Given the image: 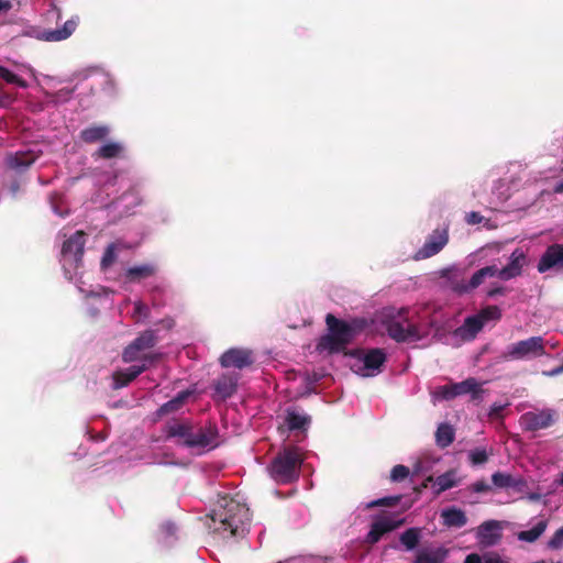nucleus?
<instances>
[{"instance_id":"nucleus-47","label":"nucleus","mask_w":563,"mask_h":563,"mask_svg":"<svg viewBox=\"0 0 563 563\" xmlns=\"http://www.w3.org/2000/svg\"><path fill=\"white\" fill-rule=\"evenodd\" d=\"M471 488L474 493H487L490 490V485L486 481L482 479L473 483Z\"/></svg>"},{"instance_id":"nucleus-52","label":"nucleus","mask_w":563,"mask_h":563,"mask_svg":"<svg viewBox=\"0 0 563 563\" xmlns=\"http://www.w3.org/2000/svg\"><path fill=\"white\" fill-rule=\"evenodd\" d=\"M505 294V288L504 287H494V288H490L488 291H487V296L489 298H494L498 295H504Z\"/></svg>"},{"instance_id":"nucleus-30","label":"nucleus","mask_w":563,"mask_h":563,"mask_svg":"<svg viewBox=\"0 0 563 563\" xmlns=\"http://www.w3.org/2000/svg\"><path fill=\"white\" fill-rule=\"evenodd\" d=\"M441 517L446 527L462 528L467 522L465 512L455 507L443 510Z\"/></svg>"},{"instance_id":"nucleus-37","label":"nucleus","mask_w":563,"mask_h":563,"mask_svg":"<svg viewBox=\"0 0 563 563\" xmlns=\"http://www.w3.org/2000/svg\"><path fill=\"white\" fill-rule=\"evenodd\" d=\"M482 321L483 327L488 321H498L501 318V310L497 306H487L475 314Z\"/></svg>"},{"instance_id":"nucleus-45","label":"nucleus","mask_w":563,"mask_h":563,"mask_svg":"<svg viewBox=\"0 0 563 563\" xmlns=\"http://www.w3.org/2000/svg\"><path fill=\"white\" fill-rule=\"evenodd\" d=\"M548 548L551 550H560L563 548V526L550 538Z\"/></svg>"},{"instance_id":"nucleus-56","label":"nucleus","mask_w":563,"mask_h":563,"mask_svg":"<svg viewBox=\"0 0 563 563\" xmlns=\"http://www.w3.org/2000/svg\"><path fill=\"white\" fill-rule=\"evenodd\" d=\"M9 102L10 98L8 96L0 98V107H5L7 104H9Z\"/></svg>"},{"instance_id":"nucleus-44","label":"nucleus","mask_w":563,"mask_h":563,"mask_svg":"<svg viewBox=\"0 0 563 563\" xmlns=\"http://www.w3.org/2000/svg\"><path fill=\"white\" fill-rule=\"evenodd\" d=\"M409 473L410 471L407 466L401 464L395 465L390 472V479L393 482H401L408 477Z\"/></svg>"},{"instance_id":"nucleus-42","label":"nucleus","mask_w":563,"mask_h":563,"mask_svg":"<svg viewBox=\"0 0 563 563\" xmlns=\"http://www.w3.org/2000/svg\"><path fill=\"white\" fill-rule=\"evenodd\" d=\"M73 93V90L69 88H62L56 92H47L46 97L49 102H53L55 104L66 102L70 99Z\"/></svg>"},{"instance_id":"nucleus-6","label":"nucleus","mask_w":563,"mask_h":563,"mask_svg":"<svg viewBox=\"0 0 563 563\" xmlns=\"http://www.w3.org/2000/svg\"><path fill=\"white\" fill-rule=\"evenodd\" d=\"M442 276L449 279L450 288L454 292L463 295L468 294L479 287L486 278L496 277L497 266L489 265L476 271L468 282H465L461 277V273L454 268L445 269Z\"/></svg>"},{"instance_id":"nucleus-33","label":"nucleus","mask_w":563,"mask_h":563,"mask_svg":"<svg viewBox=\"0 0 563 563\" xmlns=\"http://www.w3.org/2000/svg\"><path fill=\"white\" fill-rule=\"evenodd\" d=\"M191 395L190 390H183L179 391L173 399L168 400L167 402L163 404L159 409L157 410V413L159 416L167 415L169 412L177 411L180 409V407L184 405L186 399Z\"/></svg>"},{"instance_id":"nucleus-32","label":"nucleus","mask_w":563,"mask_h":563,"mask_svg":"<svg viewBox=\"0 0 563 563\" xmlns=\"http://www.w3.org/2000/svg\"><path fill=\"white\" fill-rule=\"evenodd\" d=\"M457 484H459V479L456 478V471L449 470L448 472H445L442 475H439L434 479V486H435L434 494L440 495L443 492L457 486Z\"/></svg>"},{"instance_id":"nucleus-16","label":"nucleus","mask_w":563,"mask_h":563,"mask_svg":"<svg viewBox=\"0 0 563 563\" xmlns=\"http://www.w3.org/2000/svg\"><path fill=\"white\" fill-rule=\"evenodd\" d=\"M253 363L252 352L246 349H230L220 357L222 367H235L242 369Z\"/></svg>"},{"instance_id":"nucleus-15","label":"nucleus","mask_w":563,"mask_h":563,"mask_svg":"<svg viewBox=\"0 0 563 563\" xmlns=\"http://www.w3.org/2000/svg\"><path fill=\"white\" fill-rule=\"evenodd\" d=\"M192 423L173 420L166 423L164 434L166 440H173L177 445L186 448L190 438Z\"/></svg>"},{"instance_id":"nucleus-10","label":"nucleus","mask_w":563,"mask_h":563,"mask_svg":"<svg viewBox=\"0 0 563 563\" xmlns=\"http://www.w3.org/2000/svg\"><path fill=\"white\" fill-rule=\"evenodd\" d=\"M558 419L559 413L555 409L544 408L522 413L519 423L523 431L537 432L552 427Z\"/></svg>"},{"instance_id":"nucleus-19","label":"nucleus","mask_w":563,"mask_h":563,"mask_svg":"<svg viewBox=\"0 0 563 563\" xmlns=\"http://www.w3.org/2000/svg\"><path fill=\"white\" fill-rule=\"evenodd\" d=\"M501 537V527L496 520L485 521L478 527L477 539L484 547L495 545L500 541Z\"/></svg>"},{"instance_id":"nucleus-60","label":"nucleus","mask_w":563,"mask_h":563,"mask_svg":"<svg viewBox=\"0 0 563 563\" xmlns=\"http://www.w3.org/2000/svg\"><path fill=\"white\" fill-rule=\"evenodd\" d=\"M560 484L563 485V473H562V476H561V479H560Z\"/></svg>"},{"instance_id":"nucleus-20","label":"nucleus","mask_w":563,"mask_h":563,"mask_svg":"<svg viewBox=\"0 0 563 563\" xmlns=\"http://www.w3.org/2000/svg\"><path fill=\"white\" fill-rule=\"evenodd\" d=\"M38 154L33 150L18 151L7 156L5 163L9 168L16 173L26 170L37 159Z\"/></svg>"},{"instance_id":"nucleus-38","label":"nucleus","mask_w":563,"mask_h":563,"mask_svg":"<svg viewBox=\"0 0 563 563\" xmlns=\"http://www.w3.org/2000/svg\"><path fill=\"white\" fill-rule=\"evenodd\" d=\"M446 552L437 550L432 552L422 551L418 553L415 563H443Z\"/></svg>"},{"instance_id":"nucleus-57","label":"nucleus","mask_w":563,"mask_h":563,"mask_svg":"<svg viewBox=\"0 0 563 563\" xmlns=\"http://www.w3.org/2000/svg\"><path fill=\"white\" fill-rule=\"evenodd\" d=\"M10 191L12 192L13 196H15L16 192L19 191V185L16 183H13L10 187Z\"/></svg>"},{"instance_id":"nucleus-35","label":"nucleus","mask_w":563,"mask_h":563,"mask_svg":"<svg viewBox=\"0 0 563 563\" xmlns=\"http://www.w3.org/2000/svg\"><path fill=\"white\" fill-rule=\"evenodd\" d=\"M123 247L121 242H114L108 245L106 249L102 258H101V269L106 272L118 258V252Z\"/></svg>"},{"instance_id":"nucleus-48","label":"nucleus","mask_w":563,"mask_h":563,"mask_svg":"<svg viewBox=\"0 0 563 563\" xmlns=\"http://www.w3.org/2000/svg\"><path fill=\"white\" fill-rule=\"evenodd\" d=\"M465 220L468 224L474 225V224L482 223V221L484 220V217L479 212L472 211L466 214Z\"/></svg>"},{"instance_id":"nucleus-11","label":"nucleus","mask_w":563,"mask_h":563,"mask_svg":"<svg viewBox=\"0 0 563 563\" xmlns=\"http://www.w3.org/2000/svg\"><path fill=\"white\" fill-rule=\"evenodd\" d=\"M545 354L542 336H531L518 341L508 347L506 356L510 360H525L539 357Z\"/></svg>"},{"instance_id":"nucleus-5","label":"nucleus","mask_w":563,"mask_h":563,"mask_svg":"<svg viewBox=\"0 0 563 563\" xmlns=\"http://www.w3.org/2000/svg\"><path fill=\"white\" fill-rule=\"evenodd\" d=\"M85 244L86 234L82 231H76L62 245L60 263L65 276L69 280H76L79 276Z\"/></svg>"},{"instance_id":"nucleus-25","label":"nucleus","mask_w":563,"mask_h":563,"mask_svg":"<svg viewBox=\"0 0 563 563\" xmlns=\"http://www.w3.org/2000/svg\"><path fill=\"white\" fill-rule=\"evenodd\" d=\"M110 132L111 129L107 124H93L84 128L79 133V139L87 144L98 143L104 141Z\"/></svg>"},{"instance_id":"nucleus-58","label":"nucleus","mask_w":563,"mask_h":563,"mask_svg":"<svg viewBox=\"0 0 563 563\" xmlns=\"http://www.w3.org/2000/svg\"><path fill=\"white\" fill-rule=\"evenodd\" d=\"M431 482H434L433 477L432 476L427 477L426 481L422 483L421 487L427 488L428 484Z\"/></svg>"},{"instance_id":"nucleus-34","label":"nucleus","mask_w":563,"mask_h":563,"mask_svg":"<svg viewBox=\"0 0 563 563\" xmlns=\"http://www.w3.org/2000/svg\"><path fill=\"white\" fill-rule=\"evenodd\" d=\"M547 527H548V521L541 520L530 530L520 531L517 534V537L520 541L532 543V542L537 541L544 533Z\"/></svg>"},{"instance_id":"nucleus-55","label":"nucleus","mask_w":563,"mask_h":563,"mask_svg":"<svg viewBox=\"0 0 563 563\" xmlns=\"http://www.w3.org/2000/svg\"><path fill=\"white\" fill-rule=\"evenodd\" d=\"M484 563H506L499 556H493L485 560Z\"/></svg>"},{"instance_id":"nucleus-39","label":"nucleus","mask_w":563,"mask_h":563,"mask_svg":"<svg viewBox=\"0 0 563 563\" xmlns=\"http://www.w3.org/2000/svg\"><path fill=\"white\" fill-rule=\"evenodd\" d=\"M493 484L498 488L516 487L518 482L510 475L501 472H496L492 475Z\"/></svg>"},{"instance_id":"nucleus-1","label":"nucleus","mask_w":563,"mask_h":563,"mask_svg":"<svg viewBox=\"0 0 563 563\" xmlns=\"http://www.w3.org/2000/svg\"><path fill=\"white\" fill-rule=\"evenodd\" d=\"M158 342L157 332L152 329L142 331L122 352V361L124 363H133L140 361L141 364L132 365L124 369L115 371L112 374L113 389H120L128 386L139 375L145 372L150 365L155 363L159 357L158 353H146Z\"/></svg>"},{"instance_id":"nucleus-26","label":"nucleus","mask_w":563,"mask_h":563,"mask_svg":"<svg viewBox=\"0 0 563 563\" xmlns=\"http://www.w3.org/2000/svg\"><path fill=\"white\" fill-rule=\"evenodd\" d=\"M238 380V374L225 373L214 382V390L222 399H227L235 393Z\"/></svg>"},{"instance_id":"nucleus-59","label":"nucleus","mask_w":563,"mask_h":563,"mask_svg":"<svg viewBox=\"0 0 563 563\" xmlns=\"http://www.w3.org/2000/svg\"><path fill=\"white\" fill-rule=\"evenodd\" d=\"M563 373V364L551 372V375Z\"/></svg>"},{"instance_id":"nucleus-12","label":"nucleus","mask_w":563,"mask_h":563,"mask_svg":"<svg viewBox=\"0 0 563 563\" xmlns=\"http://www.w3.org/2000/svg\"><path fill=\"white\" fill-rule=\"evenodd\" d=\"M449 242V228L435 229L427 238L422 247H420L416 255V260H426L438 254Z\"/></svg>"},{"instance_id":"nucleus-53","label":"nucleus","mask_w":563,"mask_h":563,"mask_svg":"<svg viewBox=\"0 0 563 563\" xmlns=\"http://www.w3.org/2000/svg\"><path fill=\"white\" fill-rule=\"evenodd\" d=\"M12 8L10 0H0V12H7Z\"/></svg>"},{"instance_id":"nucleus-13","label":"nucleus","mask_w":563,"mask_h":563,"mask_svg":"<svg viewBox=\"0 0 563 563\" xmlns=\"http://www.w3.org/2000/svg\"><path fill=\"white\" fill-rule=\"evenodd\" d=\"M13 70L0 65V78L8 84L16 85L20 88H27L29 84L22 78V75H29L32 78H36L35 69L26 63L12 62Z\"/></svg>"},{"instance_id":"nucleus-40","label":"nucleus","mask_w":563,"mask_h":563,"mask_svg":"<svg viewBox=\"0 0 563 563\" xmlns=\"http://www.w3.org/2000/svg\"><path fill=\"white\" fill-rule=\"evenodd\" d=\"M150 317V308L147 305L143 303L141 300H136L133 302V312L132 318L136 323L145 322Z\"/></svg>"},{"instance_id":"nucleus-27","label":"nucleus","mask_w":563,"mask_h":563,"mask_svg":"<svg viewBox=\"0 0 563 563\" xmlns=\"http://www.w3.org/2000/svg\"><path fill=\"white\" fill-rule=\"evenodd\" d=\"M386 360L385 351L378 347L366 351L362 357L364 368L371 372L368 375H373L375 372L379 373Z\"/></svg>"},{"instance_id":"nucleus-7","label":"nucleus","mask_w":563,"mask_h":563,"mask_svg":"<svg viewBox=\"0 0 563 563\" xmlns=\"http://www.w3.org/2000/svg\"><path fill=\"white\" fill-rule=\"evenodd\" d=\"M219 432L216 424L205 427L192 426L186 449L196 455H201L218 446Z\"/></svg>"},{"instance_id":"nucleus-22","label":"nucleus","mask_w":563,"mask_h":563,"mask_svg":"<svg viewBox=\"0 0 563 563\" xmlns=\"http://www.w3.org/2000/svg\"><path fill=\"white\" fill-rule=\"evenodd\" d=\"M285 426L290 431H305L311 423L310 417L299 408H288L285 416Z\"/></svg>"},{"instance_id":"nucleus-18","label":"nucleus","mask_w":563,"mask_h":563,"mask_svg":"<svg viewBox=\"0 0 563 563\" xmlns=\"http://www.w3.org/2000/svg\"><path fill=\"white\" fill-rule=\"evenodd\" d=\"M78 25V18L67 20L60 27L44 30L37 34V38L45 42H60L73 35Z\"/></svg>"},{"instance_id":"nucleus-8","label":"nucleus","mask_w":563,"mask_h":563,"mask_svg":"<svg viewBox=\"0 0 563 563\" xmlns=\"http://www.w3.org/2000/svg\"><path fill=\"white\" fill-rule=\"evenodd\" d=\"M407 312L408 309L402 308L398 312V319L391 318L386 322L388 335L398 343L416 342L421 339L418 327L404 317Z\"/></svg>"},{"instance_id":"nucleus-49","label":"nucleus","mask_w":563,"mask_h":563,"mask_svg":"<svg viewBox=\"0 0 563 563\" xmlns=\"http://www.w3.org/2000/svg\"><path fill=\"white\" fill-rule=\"evenodd\" d=\"M504 406L499 404H494L489 409V417L493 419H497L501 417Z\"/></svg>"},{"instance_id":"nucleus-21","label":"nucleus","mask_w":563,"mask_h":563,"mask_svg":"<svg viewBox=\"0 0 563 563\" xmlns=\"http://www.w3.org/2000/svg\"><path fill=\"white\" fill-rule=\"evenodd\" d=\"M526 263V255L520 250H515L510 256V262L501 269L497 268V277L503 280H509L521 275Z\"/></svg>"},{"instance_id":"nucleus-54","label":"nucleus","mask_w":563,"mask_h":563,"mask_svg":"<svg viewBox=\"0 0 563 563\" xmlns=\"http://www.w3.org/2000/svg\"><path fill=\"white\" fill-rule=\"evenodd\" d=\"M553 191L554 194H563V179L556 183V185L553 188Z\"/></svg>"},{"instance_id":"nucleus-14","label":"nucleus","mask_w":563,"mask_h":563,"mask_svg":"<svg viewBox=\"0 0 563 563\" xmlns=\"http://www.w3.org/2000/svg\"><path fill=\"white\" fill-rule=\"evenodd\" d=\"M552 268L563 269V244L549 245L537 265L539 273H545Z\"/></svg>"},{"instance_id":"nucleus-31","label":"nucleus","mask_w":563,"mask_h":563,"mask_svg":"<svg viewBox=\"0 0 563 563\" xmlns=\"http://www.w3.org/2000/svg\"><path fill=\"white\" fill-rule=\"evenodd\" d=\"M455 440V429L450 423H440L435 431V443L439 448L445 449Z\"/></svg>"},{"instance_id":"nucleus-23","label":"nucleus","mask_w":563,"mask_h":563,"mask_svg":"<svg viewBox=\"0 0 563 563\" xmlns=\"http://www.w3.org/2000/svg\"><path fill=\"white\" fill-rule=\"evenodd\" d=\"M156 272L157 266L153 263L134 265L124 272V280L125 283H141L142 280L154 276Z\"/></svg>"},{"instance_id":"nucleus-4","label":"nucleus","mask_w":563,"mask_h":563,"mask_svg":"<svg viewBox=\"0 0 563 563\" xmlns=\"http://www.w3.org/2000/svg\"><path fill=\"white\" fill-rule=\"evenodd\" d=\"M302 457L298 449H284L267 466L271 478L277 484H288L297 479Z\"/></svg>"},{"instance_id":"nucleus-36","label":"nucleus","mask_w":563,"mask_h":563,"mask_svg":"<svg viewBox=\"0 0 563 563\" xmlns=\"http://www.w3.org/2000/svg\"><path fill=\"white\" fill-rule=\"evenodd\" d=\"M399 539L407 550H413L420 541V529L409 528L400 534Z\"/></svg>"},{"instance_id":"nucleus-46","label":"nucleus","mask_w":563,"mask_h":563,"mask_svg":"<svg viewBox=\"0 0 563 563\" xmlns=\"http://www.w3.org/2000/svg\"><path fill=\"white\" fill-rule=\"evenodd\" d=\"M49 202L52 210L56 216L64 218L68 214V209L56 202L53 196L49 198Z\"/></svg>"},{"instance_id":"nucleus-51","label":"nucleus","mask_w":563,"mask_h":563,"mask_svg":"<svg viewBox=\"0 0 563 563\" xmlns=\"http://www.w3.org/2000/svg\"><path fill=\"white\" fill-rule=\"evenodd\" d=\"M464 563H483V561L479 554L471 553L465 558Z\"/></svg>"},{"instance_id":"nucleus-29","label":"nucleus","mask_w":563,"mask_h":563,"mask_svg":"<svg viewBox=\"0 0 563 563\" xmlns=\"http://www.w3.org/2000/svg\"><path fill=\"white\" fill-rule=\"evenodd\" d=\"M119 203L123 211L130 214L134 212L135 208L143 203V197L140 190L133 187L120 197Z\"/></svg>"},{"instance_id":"nucleus-3","label":"nucleus","mask_w":563,"mask_h":563,"mask_svg":"<svg viewBox=\"0 0 563 563\" xmlns=\"http://www.w3.org/2000/svg\"><path fill=\"white\" fill-rule=\"evenodd\" d=\"M325 323L329 334L322 338L319 346L328 347L331 352H342L352 342L355 334L364 328L365 320H353L349 323L329 313L325 317Z\"/></svg>"},{"instance_id":"nucleus-9","label":"nucleus","mask_w":563,"mask_h":563,"mask_svg":"<svg viewBox=\"0 0 563 563\" xmlns=\"http://www.w3.org/2000/svg\"><path fill=\"white\" fill-rule=\"evenodd\" d=\"M467 394L471 395L473 400H479L482 398L483 389L474 377H468L460 383L440 386L434 391V396L444 400H452L457 396Z\"/></svg>"},{"instance_id":"nucleus-50","label":"nucleus","mask_w":563,"mask_h":563,"mask_svg":"<svg viewBox=\"0 0 563 563\" xmlns=\"http://www.w3.org/2000/svg\"><path fill=\"white\" fill-rule=\"evenodd\" d=\"M162 530L166 534V537H172L175 534L177 529L173 522L167 521V522L163 523Z\"/></svg>"},{"instance_id":"nucleus-28","label":"nucleus","mask_w":563,"mask_h":563,"mask_svg":"<svg viewBox=\"0 0 563 563\" xmlns=\"http://www.w3.org/2000/svg\"><path fill=\"white\" fill-rule=\"evenodd\" d=\"M483 328L484 327L482 321L478 320V317L474 314L467 317L463 324L454 331V334L464 341H472L476 338Z\"/></svg>"},{"instance_id":"nucleus-2","label":"nucleus","mask_w":563,"mask_h":563,"mask_svg":"<svg viewBox=\"0 0 563 563\" xmlns=\"http://www.w3.org/2000/svg\"><path fill=\"white\" fill-rule=\"evenodd\" d=\"M250 510L242 497L220 496L216 508L211 512L210 528L227 537H242L250 525Z\"/></svg>"},{"instance_id":"nucleus-17","label":"nucleus","mask_w":563,"mask_h":563,"mask_svg":"<svg viewBox=\"0 0 563 563\" xmlns=\"http://www.w3.org/2000/svg\"><path fill=\"white\" fill-rule=\"evenodd\" d=\"M401 525H404V519L393 520L389 518H380L372 523L366 534L365 542L373 545L377 543L384 534L396 530Z\"/></svg>"},{"instance_id":"nucleus-41","label":"nucleus","mask_w":563,"mask_h":563,"mask_svg":"<svg viewBox=\"0 0 563 563\" xmlns=\"http://www.w3.org/2000/svg\"><path fill=\"white\" fill-rule=\"evenodd\" d=\"M400 499H401L400 495L378 498V499H375V500H372L371 503H368L366 505V508L372 509L375 507H394V506L398 505Z\"/></svg>"},{"instance_id":"nucleus-43","label":"nucleus","mask_w":563,"mask_h":563,"mask_svg":"<svg viewBox=\"0 0 563 563\" xmlns=\"http://www.w3.org/2000/svg\"><path fill=\"white\" fill-rule=\"evenodd\" d=\"M468 459L472 465H483L488 461L489 455L485 449H475L470 451Z\"/></svg>"},{"instance_id":"nucleus-24","label":"nucleus","mask_w":563,"mask_h":563,"mask_svg":"<svg viewBox=\"0 0 563 563\" xmlns=\"http://www.w3.org/2000/svg\"><path fill=\"white\" fill-rule=\"evenodd\" d=\"M125 146L119 141H107L101 144L92 154L91 157L97 159H112L119 158L124 155Z\"/></svg>"}]
</instances>
